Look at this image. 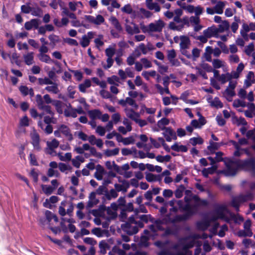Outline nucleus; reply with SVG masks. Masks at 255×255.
<instances>
[{
	"label": "nucleus",
	"mask_w": 255,
	"mask_h": 255,
	"mask_svg": "<svg viewBox=\"0 0 255 255\" xmlns=\"http://www.w3.org/2000/svg\"><path fill=\"white\" fill-rule=\"evenodd\" d=\"M197 227L202 231L206 230L210 226V223L208 221L200 222L197 223Z\"/></svg>",
	"instance_id": "nucleus-43"
},
{
	"label": "nucleus",
	"mask_w": 255,
	"mask_h": 255,
	"mask_svg": "<svg viewBox=\"0 0 255 255\" xmlns=\"http://www.w3.org/2000/svg\"><path fill=\"white\" fill-rule=\"evenodd\" d=\"M141 62L143 64L145 68H148L152 67L151 62L146 58H141Z\"/></svg>",
	"instance_id": "nucleus-64"
},
{
	"label": "nucleus",
	"mask_w": 255,
	"mask_h": 255,
	"mask_svg": "<svg viewBox=\"0 0 255 255\" xmlns=\"http://www.w3.org/2000/svg\"><path fill=\"white\" fill-rule=\"evenodd\" d=\"M118 196V194L117 191L115 189H112L109 192L108 190L107 194H105V200L107 199L108 200H110L112 198H117Z\"/></svg>",
	"instance_id": "nucleus-29"
},
{
	"label": "nucleus",
	"mask_w": 255,
	"mask_h": 255,
	"mask_svg": "<svg viewBox=\"0 0 255 255\" xmlns=\"http://www.w3.org/2000/svg\"><path fill=\"white\" fill-rule=\"evenodd\" d=\"M110 21L114 27L119 32L122 30V27L118 19L114 16H112L110 18Z\"/></svg>",
	"instance_id": "nucleus-20"
},
{
	"label": "nucleus",
	"mask_w": 255,
	"mask_h": 255,
	"mask_svg": "<svg viewBox=\"0 0 255 255\" xmlns=\"http://www.w3.org/2000/svg\"><path fill=\"white\" fill-rule=\"evenodd\" d=\"M41 188L44 193L47 195H51L55 190V188L50 185H42Z\"/></svg>",
	"instance_id": "nucleus-37"
},
{
	"label": "nucleus",
	"mask_w": 255,
	"mask_h": 255,
	"mask_svg": "<svg viewBox=\"0 0 255 255\" xmlns=\"http://www.w3.org/2000/svg\"><path fill=\"white\" fill-rule=\"evenodd\" d=\"M246 136L248 138H251L254 141H255V128L249 130L246 133Z\"/></svg>",
	"instance_id": "nucleus-62"
},
{
	"label": "nucleus",
	"mask_w": 255,
	"mask_h": 255,
	"mask_svg": "<svg viewBox=\"0 0 255 255\" xmlns=\"http://www.w3.org/2000/svg\"><path fill=\"white\" fill-rule=\"evenodd\" d=\"M235 22H233L231 25V29L233 32L236 33L238 29V22H240V18L237 16H234Z\"/></svg>",
	"instance_id": "nucleus-45"
},
{
	"label": "nucleus",
	"mask_w": 255,
	"mask_h": 255,
	"mask_svg": "<svg viewBox=\"0 0 255 255\" xmlns=\"http://www.w3.org/2000/svg\"><path fill=\"white\" fill-rule=\"evenodd\" d=\"M38 57L41 62L46 63H50V62H52L53 60L51 59L50 57L48 55L45 54H39L38 55Z\"/></svg>",
	"instance_id": "nucleus-40"
},
{
	"label": "nucleus",
	"mask_w": 255,
	"mask_h": 255,
	"mask_svg": "<svg viewBox=\"0 0 255 255\" xmlns=\"http://www.w3.org/2000/svg\"><path fill=\"white\" fill-rule=\"evenodd\" d=\"M218 45L221 48L222 52L225 54L229 53V49L226 45L221 41L218 42Z\"/></svg>",
	"instance_id": "nucleus-59"
},
{
	"label": "nucleus",
	"mask_w": 255,
	"mask_h": 255,
	"mask_svg": "<svg viewBox=\"0 0 255 255\" xmlns=\"http://www.w3.org/2000/svg\"><path fill=\"white\" fill-rule=\"evenodd\" d=\"M169 83V77L168 76H165L163 78V85L164 87L165 93L167 94H170L168 88Z\"/></svg>",
	"instance_id": "nucleus-42"
},
{
	"label": "nucleus",
	"mask_w": 255,
	"mask_h": 255,
	"mask_svg": "<svg viewBox=\"0 0 255 255\" xmlns=\"http://www.w3.org/2000/svg\"><path fill=\"white\" fill-rule=\"evenodd\" d=\"M183 27V25H176L174 22H170L169 24V28L173 30L180 31Z\"/></svg>",
	"instance_id": "nucleus-56"
},
{
	"label": "nucleus",
	"mask_w": 255,
	"mask_h": 255,
	"mask_svg": "<svg viewBox=\"0 0 255 255\" xmlns=\"http://www.w3.org/2000/svg\"><path fill=\"white\" fill-rule=\"evenodd\" d=\"M59 127L61 132L67 137L69 141H71L73 139V137L69 127L65 125H61Z\"/></svg>",
	"instance_id": "nucleus-12"
},
{
	"label": "nucleus",
	"mask_w": 255,
	"mask_h": 255,
	"mask_svg": "<svg viewBox=\"0 0 255 255\" xmlns=\"http://www.w3.org/2000/svg\"><path fill=\"white\" fill-rule=\"evenodd\" d=\"M42 13V10L41 8L39 7H32V10L31 11V13L32 15L35 16H40L41 14Z\"/></svg>",
	"instance_id": "nucleus-51"
},
{
	"label": "nucleus",
	"mask_w": 255,
	"mask_h": 255,
	"mask_svg": "<svg viewBox=\"0 0 255 255\" xmlns=\"http://www.w3.org/2000/svg\"><path fill=\"white\" fill-rule=\"evenodd\" d=\"M67 109H65L64 111V116L66 117H72L75 118L77 115L76 114L74 109L72 108L71 104L69 103L68 105H66Z\"/></svg>",
	"instance_id": "nucleus-15"
},
{
	"label": "nucleus",
	"mask_w": 255,
	"mask_h": 255,
	"mask_svg": "<svg viewBox=\"0 0 255 255\" xmlns=\"http://www.w3.org/2000/svg\"><path fill=\"white\" fill-rule=\"evenodd\" d=\"M218 32L219 30L215 26L208 27L203 31V33L205 36L209 38L216 35Z\"/></svg>",
	"instance_id": "nucleus-14"
},
{
	"label": "nucleus",
	"mask_w": 255,
	"mask_h": 255,
	"mask_svg": "<svg viewBox=\"0 0 255 255\" xmlns=\"http://www.w3.org/2000/svg\"><path fill=\"white\" fill-rule=\"evenodd\" d=\"M180 39L181 40L180 49H188L190 44L189 38L187 36L182 35L180 36Z\"/></svg>",
	"instance_id": "nucleus-16"
},
{
	"label": "nucleus",
	"mask_w": 255,
	"mask_h": 255,
	"mask_svg": "<svg viewBox=\"0 0 255 255\" xmlns=\"http://www.w3.org/2000/svg\"><path fill=\"white\" fill-rule=\"evenodd\" d=\"M225 6V3L223 1H219L217 4L214 6L215 11L218 14H222L223 12V9Z\"/></svg>",
	"instance_id": "nucleus-28"
},
{
	"label": "nucleus",
	"mask_w": 255,
	"mask_h": 255,
	"mask_svg": "<svg viewBox=\"0 0 255 255\" xmlns=\"http://www.w3.org/2000/svg\"><path fill=\"white\" fill-rule=\"evenodd\" d=\"M126 102L127 104H128L129 105L134 107L135 109H137V108H138V105L135 103V100H133L132 98L130 97H127L126 98Z\"/></svg>",
	"instance_id": "nucleus-60"
},
{
	"label": "nucleus",
	"mask_w": 255,
	"mask_h": 255,
	"mask_svg": "<svg viewBox=\"0 0 255 255\" xmlns=\"http://www.w3.org/2000/svg\"><path fill=\"white\" fill-rule=\"evenodd\" d=\"M227 207L224 205H220L215 210V213L217 217H213V221L216 220L217 219H223L225 217L224 212L227 210Z\"/></svg>",
	"instance_id": "nucleus-11"
},
{
	"label": "nucleus",
	"mask_w": 255,
	"mask_h": 255,
	"mask_svg": "<svg viewBox=\"0 0 255 255\" xmlns=\"http://www.w3.org/2000/svg\"><path fill=\"white\" fill-rule=\"evenodd\" d=\"M169 124V120L166 118H163L158 121L157 126L161 130H163L164 129V128H166L165 126L168 125Z\"/></svg>",
	"instance_id": "nucleus-33"
},
{
	"label": "nucleus",
	"mask_w": 255,
	"mask_h": 255,
	"mask_svg": "<svg viewBox=\"0 0 255 255\" xmlns=\"http://www.w3.org/2000/svg\"><path fill=\"white\" fill-rule=\"evenodd\" d=\"M115 52V49L112 47H109L105 50L106 55L108 57H113Z\"/></svg>",
	"instance_id": "nucleus-58"
},
{
	"label": "nucleus",
	"mask_w": 255,
	"mask_h": 255,
	"mask_svg": "<svg viewBox=\"0 0 255 255\" xmlns=\"http://www.w3.org/2000/svg\"><path fill=\"white\" fill-rule=\"evenodd\" d=\"M53 105L55 106L57 112L59 114H62L63 113V107L66 105L61 101L53 100Z\"/></svg>",
	"instance_id": "nucleus-18"
},
{
	"label": "nucleus",
	"mask_w": 255,
	"mask_h": 255,
	"mask_svg": "<svg viewBox=\"0 0 255 255\" xmlns=\"http://www.w3.org/2000/svg\"><path fill=\"white\" fill-rule=\"evenodd\" d=\"M68 70L70 72L74 74V76L78 81H80L82 79L83 74L81 71L79 70H71L70 69H69Z\"/></svg>",
	"instance_id": "nucleus-48"
},
{
	"label": "nucleus",
	"mask_w": 255,
	"mask_h": 255,
	"mask_svg": "<svg viewBox=\"0 0 255 255\" xmlns=\"http://www.w3.org/2000/svg\"><path fill=\"white\" fill-rule=\"evenodd\" d=\"M38 84L40 85H50L53 84V81L49 78L45 77L44 78H39L38 79Z\"/></svg>",
	"instance_id": "nucleus-47"
},
{
	"label": "nucleus",
	"mask_w": 255,
	"mask_h": 255,
	"mask_svg": "<svg viewBox=\"0 0 255 255\" xmlns=\"http://www.w3.org/2000/svg\"><path fill=\"white\" fill-rule=\"evenodd\" d=\"M64 42L67 43L69 45L71 46H77L78 45V42L77 41L74 39L70 38H66L63 39Z\"/></svg>",
	"instance_id": "nucleus-53"
},
{
	"label": "nucleus",
	"mask_w": 255,
	"mask_h": 255,
	"mask_svg": "<svg viewBox=\"0 0 255 255\" xmlns=\"http://www.w3.org/2000/svg\"><path fill=\"white\" fill-rule=\"evenodd\" d=\"M119 153V148H115L114 149H107L105 151L104 153L107 157H110L112 156L117 155Z\"/></svg>",
	"instance_id": "nucleus-41"
},
{
	"label": "nucleus",
	"mask_w": 255,
	"mask_h": 255,
	"mask_svg": "<svg viewBox=\"0 0 255 255\" xmlns=\"http://www.w3.org/2000/svg\"><path fill=\"white\" fill-rule=\"evenodd\" d=\"M211 106L214 107L217 109L222 108L223 107V104L218 97H215L213 101L211 103Z\"/></svg>",
	"instance_id": "nucleus-38"
},
{
	"label": "nucleus",
	"mask_w": 255,
	"mask_h": 255,
	"mask_svg": "<svg viewBox=\"0 0 255 255\" xmlns=\"http://www.w3.org/2000/svg\"><path fill=\"white\" fill-rule=\"evenodd\" d=\"M193 59L196 60V59L200 57V50L197 48H194L193 49L192 51Z\"/></svg>",
	"instance_id": "nucleus-63"
},
{
	"label": "nucleus",
	"mask_w": 255,
	"mask_h": 255,
	"mask_svg": "<svg viewBox=\"0 0 255 255\" xmlns=\"http://www.w3.org/2000/svg\"><path fill=\"white\" fill-rule=\"evenodd\" d=\"M52 86H48L45 87V90L49 93L57 94L59 92L58 84L56 82H53Z\"/></svg>",
	"instance_id": "nucleus-22"
},
{
	"label": "nucleus",
	"mask_w": 255,
	"mask_h": 255,
	"mask_svg": "<svg viewBox=\"0 0 255 255\" xmlns=\"http://www.w3.org/2000/svg\"><path fill=\"white\" fill-rule=\"evenodd\" d=\"M208 205V202L205 199H201L198 203L193 205L186 204L184 206L179 205V208L184 213L182 215H177L172 218L170 222L172 223H176L186 221L190 219L193 215L196 214L198 211L199 206H206Z\"/></svg>",
	"instance_id": "nucleus-1"
},
{
	"label": "nucleus",
	"mask_w": 255,
	"mask_h": 255,
	"mask_svg": "<svg viewBox=\"0 0 255 255\" xmlns=\"http://www.w3.org/2000/svg\"><path fill=\"white\" fill-rule=\"evenodd\" d=\"M150 238H149L148 236H142L141 235L140 239V244L141 246H144L145 247H147L149 246V242Z\"/></svg>",
	"instance_id": "nucleus-46"
},
{
	"label": "nucleus",
	"mask_w": 255,
	"mask_h": 255,
	"mask_svg": "<svg viewBox=\"0 0 255 255\" xmlns=\"http://www.w3.org/2000/svg\"><path fill=\"white\" fill-rule=\"evenodd\" d=\"M121 229L128 236H132L138 232V228L136 226H132L130 223L128 222L122 224Z\"/></svg>",
	"instance_id": "nucleus-4"
},
{
	"label": "nucleus",
	"mask_w": 255,
	"mask_h": 255,
	"mask_svg": "<svg viewBox=\"0 0 255 255\" xmlns=\"http://www.w3.org/2000/svg\"><path fill=\"white\" fill-rule=\"evenodd\" d=\"M236 166L241 169L244 170L250 173L251 176L255 177V159L251 158L246 160H235V161H231Z\"/></svg>",
	"instance_id": "nucleus-3"
},
{
	"label": "nucleus",
	"mask_w": 255,
	"mask_h": 255,
	"mask_svg": "<svg viewBox=\"0 0 255 255\" xmlns=\"http://www.w3.org/2000/svg\"><path fill=\"white\" fill-rule=\"evenodd\" d=\"M147 7L150 10H154L155 12H159L160 10V7L156 2H153L152 0H146Z\"/></svg>",
	"instance_id": "nucleus-23"
},
{
	"label": "nucleus",
	"mask_w": 255,
	"mask_h": 255,
	"mask_svg": "<svg viewBox=\"0 0 255 255\" xmlns=\"http://www.w3.org/2000/svg\"><path fill=\"white\" fill-rule=\"evenodd\" d=\"M108 188L106 186L101 185L96 190V193L98 195H104V196L103 197V200H105V194H107Z\"/></svg>",
	"instance_id": "nucleus-36"
},
{
	"label": "nucleus",
	"mask_w": 255,
	"mask_h": 255,
	"mask_svg": "<svg viewBox=\"0 0 255 255\" xmlns=\"http://www.w3.org/2000/svg\"><path fill=\"white\" fill-rule=\"evenodd\" d=\"M58 167L61 172H64L66 170H71L72 167L70 165H67L65 163L60 162L59 163Z\"/></svg>",
	"instance_id": "nucleus-50"
},
{
	"label": "nucleus",
	"mask_w": 255,
	"mask_h": 255,
	"mask_svg": "<svg viewBox=\"0 0 255 255\" xmlns=\"http://www.w3.org/2000/svg\"><path fill=\"white\" fill-rule=\"evenodd\" d=\"M149 229L152 232L151 233V238L154 239L157 235V230L156 229V227L153 224L150 225L148 227Z\"/></svg>",
	"instance_id": "nucleus-57"
},
{
	"label": "nucleus",
	"mask_w": 255,
	"mask_h": 255,
	"mask_svg": "<svg viewBox=\"0 0 255 255\" xmlns=\"http://www.w3.org/2000/svg\"><path fill=\"white\" fill-rule=\"evenodd\" d=\"M231 161H235V160H230L227 164L226 174L229 176H235L236 175L238 170L241 169L236 166L234 163H231Z\"/></svg>",
	"instance_id": "nucleus-7"
},
{
	"label": "nucleus",
	"mask_w": 255,
	"mask_h": 255,
	"mask_svg": "<svg viewBox=\"0 0 255 255\" xmlns=\"http://www.w3.org/2000/svg\"><path fill=\"white\" fill-rule=\"evenodd\" d=\"M158 177H159V175H154L151 173H147L145 175V179L149 182L159 180V178H157Z\"/></svg>",
	"instance_id": "nucleus-44"
},
{
	"label": "nucleus",
	"mask_w": 255,
	"mask_h": 255,
	"mask_svg": "<svg viewBox=\"0 0 255 255\" xmlns=\"http://www.w3.org/2000/svg\"><path fill=\"white\" fill-rule=\"evenodd\" d=\"M59 144V141L56 139H53L51 141H47V145L49 149L53 150L54 148L58 147Z\"/></svg>",
	"instance_id": "nucleus-39"
},
{
	"label": "nucleus",
	"mask_w": 255,
	"mask_h": 255,
	"mask_svg": "<svg viewBox=\"0 0 255 255\" xmlns=\"http://www.w3.org/2000/svg\"><path fill=\"white\" fill-rule=\"evenodd\" d=\"M164 26V22L159 19L156 23H151L148 25V30L151 32H160Z\"/></svg>",
	"instance_id": "nucleus-8"
},
{
	"label": "nucleus",
	"mask_w": 255,
	"mask_h": 255,
	"mask_svg": "<svg viewBox=\"0 0 255 255\" xmlns=\"http://www.w3.org/2000/svg\"><path fill=\"white\" fill-rule=\"evenodd\" d=\"M216 166H212L208 168H204L202 171V175L205 178L208 177L209 174H214L217 170Z\"/></svg>",
	"instance_id": "nucleus-21"
},
{
	"label": "nucleus",
	"mask_w": 255,
	"mask_h": 255,
	"mask_svg": "<svg viewBox=\"0 0 255 255\" xmlns=\"http://www.w3.org/2000/svg\"><path fill=\"white\" fill-rule=\"evenodd\" d=\"M31 10L32 7L30 6L28 3H26V4H23L21 6V12L24 13H29L31 12Z\"/></svg>",
	"instance_id": "nucleus-54"
},
{
	"label": "nucleus",
	"mask_w": 255,
	"mask_h": 255,
	"mask_svg": "<svg viewBox=\"0 0 255 255\" xmlns=\"http://www.w3.org/2000/svg\"><path fill=\"white\" fill-rule=\"evenodd\" d=\"M94 33L92 31H89L87 33V35H83L80 44L83 47H86L89 46L90 39H92L94 37Z\"/></svg>",
	"instance_id": "nucleus-10"
},
{
	"label": "nucleus",
	"mask_w": 255,
	"mask_h": 255,
	"mask_svg": "<svg viewBox=\"0 0 255 255\" xmlns=\"http://www.w3.org/2000/svg\"><path fill=\"white\" fill-rule=\"evenodd\" d=\"M89 117L93 120L96 119H100L102 116V112L99 109L89 110L88 111Z\"/></svg>",
	"instance_id": "nucleus-17"
},
{
	"label": "nucleus",
	"mask_w": 255,
	"mask_h": 255,
	"mask_svg": "<svg viewBox=\"0 0 255 255\" xmlns=\"http://www.w3.org/2000/svg\"><path fill=\"white\" fill-rule=\"evenodd\" d=\"M91 86V82L90 80L86 79L83 83L79 84V89L82 93H85L87 88Z\"/></svg>",
	"instance_id": "nucleus-25"
},
{
	"label": "nucleus",
	"mask_w": 255,
	"mask_h": 255,
	"mask_svg": "<svg viewBox=\"0 0 255 255\" xmlns=\"http://www.w3.org/2000/svg\"><path fill=\"white\" fill-rule=\"evenodd\" d=\"M164 128V132L163 134L167 141L170 142L172 139H177L176 132L171 127Z\"/></svg>",
	"instance_id": "nucleus-6"
},
{
	"label": "nucleus",
	"mask_w": 255,
	"mask_h": 255,
	"mask_svg": "<svg viewBox=\"0 0 255 255\" xmlns=\"http://www.w3.org/2000/svg\"><path fill=\"white\" fill-rule=\"evenodd\" d=\"M29 160L30 164L31 165H33V166H38V163L37 161L36 156L34 154L31 153H30L29 154Z\"/></svg>",
	"instance_id": "nucleus-52"
},
{
	"label": "nucleus",
	"mask_w": 255,
	"mask_h": 255,
	"mask_svg": "<svg viewBox=\"0 0 255 255\" xmlns=\"http://www.w3.org/2000/svg\"><path fill=\"white\" fill-rule=\"evenodd\" d=\"M33 54L34 53L33 52H30L24 55V62L26 65H30L33 63Z\"/></svg>",
	"instance_id": "nucleus-27"
},
{
	"label": "nucleus",
	"mask_w": 255,
	"mask_h": 255,
	"mask_svg": "<svg viewBox=\"0 0 255 255\" xmlns=\"http://www.w3.org/2000/svg\"><path fill=\"white\" fill-rule=\"evenodd\" d=\"M189 142L193 146H195L197 144H202L204 142V140L200 136L194 137L189 139Z\"/></svg>",
	"instance_id": "nucleus-34"
},
{
	"label": "nucleus",
	"mask_w": 255,
	"mask_h": 255,
	"mask_svg": "<svg viewBox=\"0 0 255 255\" xmlns=\"http://www.w3.org/2000/svg\"><path fill=\"white\" fill-rule=\"evenodd\" d=\"M156 72L154 70H152L151 71H143L142 73V75L144 77V78L148 80L149 79V76L154 77L155 76Z\"/></svg>",
	"instance_id": "nucleus-49"
},
{
	"label": "nucleus",
	"mask_w": 255,
	"mask_h": 255,
	"mask_svg": "<svg viewBox=\"0 0 255 255\" xmlns=\"http://www.w3.org/2000/svg\"><path fill=\"white\" fill-rule=\"evenodd\" d=\"M231 80V77L230 75V73H227L226 74H222L220 76V78H218V81L221 82L222 84H225L228 81Z\"/></svg>",
	"instance_id": "nucleus-32"
},
{
	"label": "nucleus",
	"mask_w": 255,
	"mask_h": 255,
	"mask_svg": "<svg viewBox=\"0 0 255 255\" xmlns=\"http://www.w3.org/2000/svg\"><path fill=\"white\" fill-rule=\"evenodd\" d=\"M85 18L88 21L96 25H100L105 21L104 17L101 14L97 15L96 18L92 15H86Z\"/></svg>",
	"instance_id": "nucleus-9"
},
{
	"label": "nucleus",
	"mask_w": 255,
	"mask_h": 255,
	"mask_svg": "<svg viewBox=\"0 0 255 255\" xmlns=\"http://www.w3.org/2000/svg\"><path fill=\"white\" fill-rule=\"evenodd\" d=\"M35 99L38 108L45 112L46 114L50 115L51 116H45L44 117V122L47 125H50L51 123L55 124V121L56 120L54 118L55 113L52 111L51 107L44 103L41 95L37 94L36 96Z\"/></svg>",
	"instance_id": "nucleus-2"
},
{
	"label": "nucleus",
	"mask_w": 255,
	"mask_h": 255,
	"mask_svg": "<svg viewBox=\"0 0 255 255\" xmlns=\"http://www.w3.org/2000/svg\"><path fill=\"white\" fill-rule=\"evenodd\" d=\"M39 20L38 19H31L28 21H26L24 24V28L27 30H30L32 28H34L35 29H38L39 25Z\"/></svg>",
	"instance_id": "nucleus-13"
},
{
	"label": "nucleus",
	"mask_w": 255,
	"mask_h": 255,
	"mask_svg": "<svg viewBox=\"0 0 255 255\" xmlns=\"http://www.w3.org/2000/svg\"><path fill=\"white\" fill-rule=\"evenodd\" d=\"M112 252L119 255H125L126 252L124 250L120 249L119 247L115 246L112 248Z\"/></svg>",
	"instance_id": "nucleus-55"
},
{
	"label": "nucleus",
	"mask_w": 255,
	"mask_h": 255,
	"mask_svg": "<svg viewBox=\"0 0 255 255\" xmlns=\"http://www.w3.org/2000/svg\"><path fill=\"white\" fill-rule=\"evenodd\" d=\"M216 121L219 126L222 127L226 124V120L223 118L221 115H218L216 118Z\"/></svg>",
	"instance_id": "nucleus-61"
},
{
	"label": "nucleus",
	"mask_w": 255,
	"mask_h": 255,
	"mask_svg": "<svg viewBox=\"0 0 255 255\" xmlns=\"http://www.w3.org/2000/svg\"><path fill=\"white\" fill-rule=\"evenodd\" d=\"M210 145L207 146V149L210 151L211 154L215 153V150H218L220 145L217 142H215L212 140L209 141Z\"/></svg>",
	"instance_id": "nucleus-26"
},
{
	"label": "nucleus",
	"mask_w": 255,
	"mask_h": 255,
	"mask_svg": "<svg viewBox=\"0 0 255 255\" xmlns=\"http://www.w3.org/2000/svg\"><path fill=\"white\" fill-rule=\"evenodd\" d=\"M171 148L176 152H186L188 150V148L185 145H179L177 142H175L171 146Z\"/></svg>",
	"instance_id": "nucleus-24"
},
{
	"label": "nucleus",
	"mask_w": 255,
	"mask_h": 255,
	"mask_svg": "<svg viewBox=\"0 0 255 255\" xmlns=\"http://www.w3.org/2000/svg\"><path fill=\"white\" fill-rule=\"evenodd\" d=\"M178 233V229L176 227L171 228L170 227L166 228L164 230L163 236H167L169 235H175Z\"/></svg>",
	"instance_id": "nucleus-30"
},
{
	"label": "nucleus",
	"mask_w": 255,
	"mask_h": 255,
	"mask_svg": "<svg viewBox=\"0 0 255 255\" xmlns=\"http://www.w3.org/2000/svg\"><path fill=\"white\" fill-rule=\"evenodd\" d=\"M240 198L242 202H245L247 201H252L254 198V194L251 192H247L245 195H240Z\"/></svg>",
	"instance_id": "nucleus-35"
},
{
	"label": "nucleus",
	"mask_w": 255,
	"mask_h": 255,
	"mask_svg": "<svg viewBox=\"0 0 255 255\" xmlns=\"http://www.w3.org/2000/svg\"><path fill=\"white\" fill-rule=\"evenodd\" d=\"M241 203H244V202H242L240 195H239L233 198L231 201V205L236 209V211H239V207Z\"/></svg>",
	"instance_id": "nucleus-19"
},
{
	"label": "nucleus",
	"mask_w": 255,
	"mask_h": 255,
	"mask_svg": "<svg viewBox=\"0 0 255 255\" xmlns=\"http://www.w3.org/2000/svg\"><path fill=\"white\" fill-rule=\"evenodd\" d=\"M230 27L229 22L227 20H224L222 23L219 25V28H217L219 32H223L225 30L229 29Z\"/></svg>",
	"instance_id": "nucleus-31"
},
{
	"label": "nucleus",
	"mask_w": 255,
	"mask_h": 255,
	"mask_svg": "<svg viewBox=\"0 0 255 255\" xmlns=\"http://www.w3.org/2000/svg\"><path fill=\"white\" fill-rule=\"evenodd\" d=\"M30 137V142L32 144L34 149L37 151H41L42 148L40 145V139L39 134L36 132H34L31 134Z\"/></svg>",
	"instance_id": "nucleus-5"
}]
</instances>
